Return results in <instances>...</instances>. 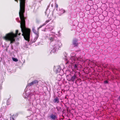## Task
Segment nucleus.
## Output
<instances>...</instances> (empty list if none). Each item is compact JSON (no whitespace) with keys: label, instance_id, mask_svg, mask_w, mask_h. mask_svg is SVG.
Returning a JSON list of instances; mask_svg holds the SVG:
<instances>
[{"label":"nucleus","instance_id":"nucleus-1","mask_svg":"<svg viewBox=\"0 0 120 120\" xmlns=\"http://www.w3.org/2000/svg\"><path fill=\"white\" fill-rule=\"evenodd\" d=\"M20 1V9L19 15L21 22L20 28L22 33V35L25 39L28 41H30V29L26 26L25 18L24 15L25 11L26 0H19Z\"/></svg>","mask_w":120,"mask_h":120},{"label":"nucleus","instance_id":"nucleus-2","mask_svg":"<svg viewBox=\"0 0 120 120\" xmlns=\"http://www.w3.org/2000/svg\"><path fill=\"white\" fill-rule=\"evenodd\" d=\"M18 30H16L15 33L14 34L12 32H10L6 34L3 37V38L5 40L10 41V43L12 44L15 41V38L17 37V35H20L21 33H18Z\"/></svg>","mask_w":120,"mask_h":120},{"label":"nucleus","instance_id":"nucleus-3","mask_svg":"<svg viewBox=\"0 0 120 120\" xmlns=\"http://www.w3.org/2000/svg\"><path fill=\"white\" fill-rule=\"evenodd\" d=\"M80 75V74L79 72H75L73 76H72L71 75H70V77L71 78L69 79V80H71L72 82H74L75 79Z\"/></svg>","mask_w":120,"mask_h":120},{"label":"nucleus","instance_id":"nucleus-4","mask_svg":"<svg viewBox=\"0 0 120 120\" xmlns=\"http://www.w3.org/2000/svg\"><path fill=\"white\" fill-rule=\"evenodd\" d=\"M50 118L52 120H56L57 119V116L56 113V114H51L50 116Z\"/></svg>","mask_w":120,"mask_h":120},{"label":"nucleus","instance_id":"nucleus-5","mask_svg":"<svg viewBox=\"0 0 120 120\" xmlns=\"http://www.w3.org/2000/svg\"><path fill=\"white\" fill-rule=\"evenodd\" d=\"M38 81L37 80H35L29 83L28 84V86H31L32 85H38Z\"/></svg>","mask_w":120,"mask_h":120},{"label":"nucleus","instance_id":"nucleus-6","mask_svg":"<svg viewBox=\"0 0 120 120\" xmlns=\"http://www.w3.org/2000/svg\"><path fill=\"white\" fill-rule=\"evenodd\" d=\"M61 45L62 44L61 43H60V42H58L56 45V48H54L53 49V50H55V52L53 51V52L54 53L55 52H56V49H59V48L61 47Z\"/></svg>","mask_w":120,"mask_h":120},{"label":"nucleus","instance_id":"nucleus-7","mask_svg":"<svg viewBox=\"0 0 120 120\" xmlns=\"http://www.w3.org/2000/svg\"><path fill=\"white\" fill-rule=\"evenodd\" d=\"M78 40L76 38L73 39L72 41V43L74 47H77L78 45L77 42Z\"/></svg>","mask_w":120,"mask_h":120},{"label":"nucleus","instance_id":"nucleus-8","mask_svg":"<svg viewBox=\"0 0 120 120\" xmlns=\"http://www.w3.org/2000/svg\"><path fill=\"white\" fill-rule=\"evenodd\" d=\"M53 101L54 103H58L59 102V99L57 97H56L54 99Z\"/></svg>","mask_w":120,"mask_h":120},{"label":"nucleus","instance_id":"nucleus-9","mask_svg":"<svg viewBox=\"0 0 120 120\" xmlns=\"http://www.w3.org/2000/svg\"><path fill=\"white\" fill-rule=\"evenodd\" d=\"M34 33L35 34V40H37L39 37V33L38 31H36Z\"/></svg>","mask_w":120,"mask_h":120},{"label":"nucleus","instance_id":"nucleus-10","mask_svg":"<svg viewBox=\"0 0 120 120\" xmlns=\"http://www.w3.org/2000/svg\"><path fill=\"white\" fill-rule=\"evenodd\" d=\"M61 12L62 13H60V14H59V16H60L62 14L65 13V11L64 9H61Z\"/></svg>","mask_w":120,"mask_h":120},{"label":"nucleus","instance_id":"nucleus-11","mask_svg":"<svg viewBox=\"0 0 120 120\" xmlns=\"http://www.w3.org/2000/svg\"><path fill=\"white\" fill-rule=\"evenodd\" d=\"M50 21L49 20H47L43 24V25H46V24L48 22H49Z\"/></svg>","mask_w":120,"mask_h":120},{"label":"nucleus","instance_id":"nucleus-12","mask_svg":"<svg viewBox=\"0 0 120 120\" xmlns=\"http://www.w3.org/2000/svg\"><path fill=\"white\" fill-rule=\"evenodd\" d=\"M12 60L13 61L15 62H17L18 61V59H17L14 58H12Z\"/></svg>","mask_w":120,"mask_h":120},{"label":"nucleus","instance_id":"nucleus-13","mask_svg":"<svg viewBox=\"0 0 120 120\" xmlns=\"http://www.w3.org/2000/svg\"><path fill=\"white\" fill-rule=\"evenodd\" d=\"M74 68L75 70L77 69V65L76 64H75L74 65Z\"/></svg>","mask_w":120,"mask_h":120},{"label":"nucleus","instance_id":"nucleus-14","mask_svg":"<svg viewBox=\"0 0 120 120\" xmlns=\"http://www.w3.org/2000/svg\"><path fill=\"white\" fill-rule=\"evenodd\" d=\"M32 30L33 32H35L36 31L35 29V27L34 26L32 28Z\"/></svg>","mask_w":120,"mask_h":120},{"label":"nucleus","instance_id":"nucleus-15","mask_svg":"<svg viewBox=\"0 0 120 120\" xmlns=\"http://www.w3.org/2000/svg\"><path fill=\"white\" fill-rule=\"evenodd\" d=\"M10 120H15L13 116H11L10 117Z\"/></svg>","mask_w":120,"mask_h":120},{"label":"nucleus","instance_id":"nucleus-16","mask_svg":"<svg viewBox=\"0 0 120 120\" xmlns=\"http://www.w3.org/2000/svg\"><path fill=\"white\" fill-rule=\"evenodd\" d=\"M11 103L10 101L9 100H8L7 102V105H8L10 104Z\"/></svg>","mask_w":120,"mask_h":120},{"label":"nucleus","instance_id":"nucleus-17","mask_svg":"<svg viewBox=\"0 0 120 120\" xmlns=\"http://www.w3.org/2000/svg\"><path fill=\"white\" fill-rule=\"evenodd\" d=\"M56 109H57V111H59L61 110V108L59 107H56Z\"/></svg>","mask_w":120,"mask_h":120},{"label":"nucleus","instance_id":"nucleus-18","mask_svg":"<svg viewBox=\"0 0 120 120\" xmlns=\"http://www.w3.org/2000/svg\"><path fill=\"white\" fill-rule=\"evenodd\" d=\"M67 79L69 81H71V80H69V79H70L71 78L70 77V75H68L67 76Z\"/></svg>","mask_w":120,"mask_h":120},{"label":"nucleus","instance_id":"nucleus-19","mask_svg":"<svg viewBox=\"0 0 120 120\" xmlns=\"http://www.w3.org/2000/svg\"><path fill=\"white\" fill-rule=\"evenodd\" d=\"M49 39L51 41H53V38L52 37H50V38Z\"/></svg>","mask_w":120,"mask_h":120},{"label":"nucleus","instance_id":"nucleus-20","mask_svg":"<svg viewBox=\"0 0 120 120\" xmlns=\"http://www.w3.org/2000/svg\"><path fill=\"white\" fill-rule=\"evenodd\" d=\"M55 7H56V8H57V9L58 6V5L57 4H56V3L55 4Z\"/></svg>","mask_w":120,"mask_h":120},{"label":"nucleus","instance_id":"nucleus-21","mask_svg":"<svg viewBox=\"0 0 120 120\" xmlns=\"http://www.w3.org/2000/svg\"><path fill=\"white\" fill-rule=\"evenodd\" d=\"M108 82L107 80H106L104 81V83H108Z\"/></svg>","mask_w":120,"mask_h":120},{"label":"nucleus","instance_id":"nucleus-22","mask_svg":"<svg viewBox=\"0 0 120 120\" xmlns=\"http://www.w3.org/2000/svg\"><path fill=\"white\" fill-rule=\"evenodd\" d=\"M43 25V24L42 25H41V26H40V27H39V28H40L42 26H44V25Z\"/></svg>","mask_w":120,"mask_h":120},{"label":"nucleus","instance_id":"nucleus-23","mask_svg":"<svg viewBox=\"0 0 120 120\" xmlns=\"http://www.w3.org/2000/svg\"><path fill=\"white\" fill-rule=\"evenodd\" d=\"M118 99L119 101H120V96H119V97L118 98Z\"/></svg>","mask_w":120,"mask_h":120},{"label":"nucleus","instance_id":"nucleus-24","mask_svg":"<svg viewBox=\"0 0 120 120\" xmlns=\"http://www.w3.org/2000/svg\"><path fill=\"white\" fill-rule=\"evenodd\" d=\"M64 110L62 111V113L64 114Z\"/></svg>","mask_w":120,"mask_h":120},{"label":"nucleus","instance_id":"nucleus-25","mask_svg":"<svg viewBox=\"0 0 120 120\" xmlns=\"http://www.w3.org/2000/svg\"><path fill=\"white\" fill-rule=\"evenodd\" d=\"M15 1H16L17 2V3H18V0H15Z\"/></svg>","mask_w":120,"mask_h":120},{"label":"nucleus","instance_id":"nucleus-26","mask_svg":"<svg viewBox=\"0 0 120 120\" xmlns=\"http://www.w3.org/2000/svg\"><path fill=\"white\" fill-rule=\"evenodd\" d=\"M97 33H98L96 32V33H95V34H97Z\"/></svg>","mask_w":120,"mask_h":120},{"label":"nucleus","instance_id":"nucleus-27","mask_svg":"<svg viewBox=\"0 0 120 120\" xmlns=\"http://www.w3.org/2000/svg\"><path fill=\"white\" fill-rule=\"evenodd\" d=\"M12 49H13V47H12Z\"/></svg>","mask_w":120,"mask_h":120},{"label":"nucleus","instance_id":"nucleus-28","mask_svg":"<svg viewBox=\"0 0 120 120\" xmlns=\"http://www.w3.org/2000/svg\"><path fill=\"white\" fill-rule=\"evenodd\" d=\"M68 111V109H67V111Z\"/></svg>","mask_w":120,"mask_h":120}]
</instances>
